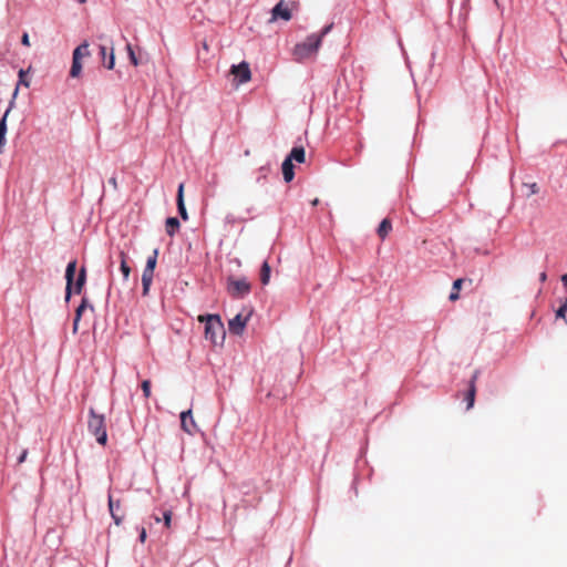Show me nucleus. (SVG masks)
<instances>
[{"label":"nucleus","instance_id":"1","mask_svg":"<svg viewBox=\"0 0 567 567\" xmlns=\"http://www.w3.org/2000/svg\"><path fill=\"white\" fill-rule=\"evenodd\" d=\"M330 28L331 25H328L320 33H312L307 37L303 42L296 44L292 51L295 60L302 62L313 58L321 45L322 38L328 33Z\"/></svg>","mask_w":567,"mask_h":567},{"label":"nucleus","instance_id":"2","mask_svg":"<svg viewBox=\"0 0 567 567\" xmlns=\"http://www.w3.org/2000/svg\"><path fill=\"white\" fill-rule=\"evenodd\" d=\"M198 321L205 322V338L217 344L218 340H224L225 329L223 321L218 315H200Z\"/></svg>","mask_w":567,"mask_h":567},{"label":"nucleus","instance_id":"3","mask_svg":"<svg viewBox=\"0 0 567 567\" xmlns=\"http://www.w3.org/2000/svg\"><path fill=\"white\" fill-rule=\"evenodd\" d=\"M89 414L87 427L90 433L95 436L97 443L105 445L107 442V434L104 415L95 413L94 409H90Z\"/></svg>","mask_w":567,"mask_h":567},{"label":"nucleus","instance_id":"4","mask_svg":"<svg viewBox=\"0 0 567 567\" xmlns=\"http://www.w3.org/2000/svg\"><path fill=\"white\" fill-rule=\"evenodd\" d=\"M158 249H154L153 254L147 258L146 266L142 275L143 296H147L153 281L154 270L157 264Z\"/></svg>","mask_w":567,"mask_h":567},{"label":"nucleus","instance_id":"5","mask_svg":"<svg viewBox=\"0 0 567 567\" xmlns=\"http://www.w3.org/2000/svg\"><path fill=\"white\" fill-rule=\"evenodd\" d=\"M251 286L246 278L229 277L227 280V291L234 298H241L250 292Z\"/></svg>","mask_w":567,"mask_h":567},{"label":"nucleus","instance_id":"6","mask_svg":"<svg viewBox=\"0 0 567 567\" xmlns=\"http://www.w3.org/2000/svg\"><path fill=\"white\" fill-rule=\"evenodd\" d=\"M251 312H248L246 316L243 313L236 315L233 319L228 321V330L230 333L240 336L243 334L246 324L250 318Z\"/></svg>","mask_w":567,"mask_h":567},{"label":"nucleus","instance_id":"7","mask_svg":"<svg viewBox=\"0 0 567 567\" xmlns=\"http://www.w3.org/2000/svg\"><path fill=\"white\" fill-rule=\"evenodd\" d=\"M230 73L238 79L239 84L247 83L251 79L249 64L245 61L237 65H231Z\"/></svg>","mask_w":567,"mask_h":567},{"label":"nucleus","instance_id":"8","mask_svg":"<svg viewBox=\"0 0 567 567\" xmlns=\"http://www.w3.org/2000/svg\"><path fill=\"white\" fill-rule=\"evenodd\" d=\"M181 427L183 431L190 435L197 432L198 427L194 420L192 409L181 413Z\"/></svg>","mask_w":567,"mask_h":567},{"label":"nucleus","instance_id":"9","mask_svg":"<svg viewBox=\"0 0 567 567\" xmlns=\"http://www.w3.org/2000/svg\"><path fill=\"white\" fill-rule=\"evenodd\" d=\"M277 19H282L285 21H289L291 19V11L284 0H280L271 10L270 21H276Z\"/></svg>","mask_w":567,"mask_h":567},{"label":"nucleus","instance_id":"10","mask_svg":"<svg viewBox=\"0 0 567 567\" xmlns=\"http://www.w3.org/2000/svg\"><path fill=\"white\" fill-rule=\"evenodd\" d=\"M86 48H89V45L86 43H83V44L79 45L78 48H75V50L73 51L72 65H71V70H70V75L72 78H78L81 74V71H82L81 50L86 49Z\"/></svg>","mask_w":567,"mask_h":567},{"label":"nucleus","instance_id":"11","mask_svg":"<svg viewBox=\"0 0 567 567\" xmlns=\"http://www.w3.org/2000/svg\"><path fill=\"white\" fill-rule=\"evenodd\" d=\"M109 509L114 523L118 526L124 519V513L122 511L121 501H114L112 495H109Z\"/></svg>","mask_w":567,"mask_h":567},{"label":"nucleus","instance_id":"12","mask_svg":"<svg viewBox=\"0 0 567 567\" xmlns=\"http://www.w3.org/2000/svg\"><path fill=\"white\" fill-rule=\"evenodd\" d=\"M76 271V260H72L68 264L65 269V279H66V287H65V300L69 301L72 292V285L74 280Z\"/></svg>","mask_w":567,"mask_h":567},{"label":"nucleus","instance_id":"13","mask_svg":"<svg viewBox=\"0 0 567 567\" xmlns=\"http://www.w3.org/2000/svg\"><path fill=\"white\" fill-rule=\"evenodd\" d=\"M177 208L181 217L184 220L188 219V214L184 204V184H179L178 190H177Z\"/></svg>","mask_w":567,"mask_h":567},{"label":"nucleus","instance_id":"14","mask_svg":"<svg viewBox=\"0 0 567 567\" xmlns=\"http://www.w3.org/2000/svg\"><path fill=\"white\" fill-rule=\"evenodd\" d=\"M392 230V223L389 218H384L378 229H377V234L378 236L380 237L381 240H384L386 238V236L390 234V231Z\"/></svg>","mask_w":567,"mask_h":567},{"label":"nucleus","instance_id":"15","mask_svg":"<svg viewBox=\"0 0 567 567\" xmlns=\"http://www.w3.org/2000/svg\"><path fill=\"white\" fill-rule=\"evenodd\" d=\"M282 175L284 179L289 183L295 177L293 165L291 158H286L282 163Z\"/></svg>","mask_w":567,"mask_h":567},{"label":"nucleus","instance_id":"16","mask_svg":"<svg viewBox=\"0 0 567 567\" xmlns=\"http://www.w3.org/2000/svg\"><path fill=\"white\" fill-rule=\"evenodd\" d=\"M465 281H468V284H472V280H471V279L466 280V279H463V278H458V279H456V280L453 282L452 292L450 293V297H449V299H450L451 301H453V302H454V301L458 300V298H460L458 292H460V290H461V288H462V285H463Z\"/></svg>","mask_w":567,"mask_h":567},{"label":"nucleus","instance_id":"17","mask_svg":"<svg viewBox=\"0 0 567 567\" xmlns=\"http://www.w3.org/2000/svg\"><path fill=\"white\" fill-rule=\"evenodd\" d=\"M181 224L176 217H168L165 223L166 233L169 237H173L179 229Z\"/></svg>","mask_w":567,"mask_h":567},{"label":"nucleus","instance_id":"18","mask_svg":"<svg viewBox=\"0 0 567 567\" xmlns=\"http://www.w3.org/2000/svg\"><path fill=\"white\" fill-rule=\"evenodd\" d=\"M10 113V109H8L0 121V153H2V148L6 144V134H7V117Z\"/></svg>","mask_w":567,"mask_h":567},{"label":"nucleus","instance_id":"19","mask_svg":"<svg viewBox=\"0 0 567 567\" xmlns=\"http://www.w3.org/2000/svg\"><path fill=\"white\" fill-rule=\"evenodd\" d=\"M287 158H291L292 161H296L298 163H303L306 159V152L303 147H293L290 152V155Z\"/></svg>","mask_w":567,"mask_h":567},{"label":"nucleus","instance_id":"20","mask_svg":"<svg viewBox=\"0 0 567 567\" xmlns=\"http://www.w3.org/2000/svg\"><path fill=\"white\" fill-rule=\"evenodd\" d=\"M475 395H476V385L468 384V390H467L466 395H465L466 409L467 410L473 408L474 402H475Z\"/></svg>","mask_w":567,"mask_h":567},{"label":"nucleus","instance_id":"21","mask_svg":"<svg viewBox=\"0 0 567 567\" xmlns=\"http://www.w3.org/2000/svg\"><path fill=\"white\" fill-rule=\"evenodd\" d=\"M120 257H121V271L123 274L124 279L127 280L130 277V274H131V267L126 262L127 256L124 251H121Z\"/></svg>","mask_w":567,"mask_h":567},{"label":"nucleus","instance_id":"22","mask_svg":"<svg viewBox=\"0 0 567 567\" xmlns=\"http://www.w3.org/2000/svg\"><path fill=\"white\" fill-rule=\"evenodd\" d=\"M270 280V266L268 261H265L260 269V281L262 285H267Z\"/></svg>","mask_w":567,"mask_h":567},{"label":"nucleus","instance_id":"23","mask_svg":"<svg viewBox=\"0 0 567 567\" xmlns=\"http://www.w3.org/2000/svg\"><path fill=\"white\" fill-rule=\"evenodd\" d=\"M27 73H28V71H25V70H23V69H21V70L19 71V83H18V85H17V87H16V90H14L13 97H16V96H17V94H18L19 85H24L25 87H29V86H30V82H29V80L27 79Z\"/></svg>","mask_w":567,"mask_h":567},{"label":"nucleus","instance_id":"24","mask_svg":"<svg viewBox=\"0 0 567 567\" xmlns=\"http://www.w3.org/2000/svg\"><path fill=\"white\" fill-rule=\"evenodd\" d=\"M85 279H86V274H85V268L83 267V268H81L78 279H76V282H75V293H81L82 288L85 284Z\"/></svg>","mask_w":567,"mask_h":567},{"label":"nucleus","instance_id":"25","mask_svg":"<svg viewBox=\"0 0 567 567\" xmlns=\"http://www.w3.org/2000/svg\"><path fill=\"white\" fill-rule=\"evenodd\" d=\"M84 312V309H83V306H79L75 310V317H74V321H73V332L75 333L79 329V322L81 320V317Z\"/></svg>","mask_w":567,"mask_h":567},{"label":"nucleus","instance_id":"26","mask_svg":"<svg viewBox=\"0 0 567 567\" xmlns=\"http://www.w3.org/2000/svg\"><path fill=\"white\" fill-rule=\"evenodd\" d=\"M126 51L128 53V58H130L131 63L134 66H137L140 64V62H138V59L135 55V52H134V50H133V48H132V45L130 43H127V45H126Z\"/></svg>","mask_w":567,"mask_h":567},{"label":"nucleus","instance_id":"27","mask_svg":"<svg viewBox=\"0 0 567 567\" xmlns=\"http://www.w3.org/2000/svg\"><path fill=\"white\" fill-rule=\"evenodd\" d=\"M103 64L109 70H112L114 68L115 55H114V49L113 48H111V52H110L109 56H106L105 63H103Z\"/></svg>","mask_w":567,"mask_h":567},{"label":"nucleus","instance_id":"28","mask_svg":"<svg viewBox=\"0 0 567 567\" xmlns=\"http://www.w3.org/2000/svg\"><path fill=\"white\" fill-rule=\"evenodd\" d=\"M141 388H142L144 396L146 399H148L151 396V381L144 380L141 384Z\"/></svg>","mask_w":567,"mask_h":567},{"label":"nucleus","instance_id":"29","mask_svg":"<svg viewBox=\"0 0 567 567\" xmlns=\"http://www.w3.org/2000/svg\"><path fill=\"white\" fill-rule=\"evenodd\" d=\"M172 516H173L172 511H166V512H164V514H163L164 526H165L166 528H171V526H172Z\"/></svg>","mask_w":567,"mask_h":567},{"label":"nucleus","instance_id":"30","mask_svg":"<svg viewBox=\"0 0 567 567\" xmlns=\"http://www.w3.org/2000/svg\"><path fill=\"white\" fill-rule=\"evenodd\" d=\"M524 186L528 189L527 196H532L538 193L539 188L536 183L524 184Z\"/></svg>","mask_w":567,"mask_h":567},{"label":"nucleus","instance_id":"31","mask_svg":"<svg viewBox=\"0 0 567 567\" xmlns=\"http://www.w3.org/2000/svg\"><path fill=\"white\" fill-rule=\"evenodd\" d=\"M567 312V300L559 307V309L556 311V316L558 318H565Z\"/></svg>","mask_w":567,"mask_h":567},{"label":"nucleus","instance_id":"32","mask_svg":"<svg viewBox=\"0 0 567 567\" xmlns=\"http://www.w3.org/2000/svg\"><path fill=\"white\" fill-rule=\"evenodd\" d=\"M268 172L269 169L267 167H260L259 177L257 178V182L260 183L262 179H266Z\"/></svg>","mask_w":567,"mask_h":567},{"label":"nucleus","instance_id":"33","mask_svg":"<svg viewBox=\"0 0 567 567\" xmlns=\"http://www.w3.org/2000/svg\"><path fill=\"white\" fill-rule=\"evenodd\" d=\"M21 43L24 45V47H30V39H29V34L27 32H24L21 37Z\"/></svg>","mask_w":567,"mask_h":567},{"label":"nucleus","instance_id":"34","mask_svg":"<svg viewBox=\"0 0 567 567\" xmlns=\"http://www.w3.org/2000/svg\"><path fill=\"white\" fill-rule=\"evenodd\" d=\"M106 50L107 48L105 45H100V55L102 58L103 63H105L106 60Z\"/></svg>","mask_w":567,"mask_h":567},{"label":"nucleus","instance_id":"35","mask_svg":"<svg viewBox=\"0 0 567 567\" xmlns=\"http://www.w3.org/2000/svg\"><path fill=\"white\" fill-rule=\"evenodd\" d=\"M27 456H28V450H23L21 452L20 456L18 457V464H22L27 460Z\"/></svg>","mask_w":567,"mask_h":567},{"label":"nucleus","instance_id":"36","mask_svg":"<svg viewBox=\"0 0 567 567\" xmlns=\"http://www.w3.org/2000/svg\"><path fill=\"white\" fill-rule=\"evenodd\" d=\"M80 306H83V309L85 310L87 307H90L92 310H93V306L89 303V300L87 298H82V301L80 303Z\"/></svg>","mask_w":567,"mask_h":567},{"label":"nucleus","instance_id":"37","mask_svg":"<svg viewBox=\"0 0 567 567\" xmlns=\"http://www.w3.org/2000/svg\"><path fill=\"white\" fill-rule=\"evenodd\" d=\"M145 540H146V529H145V527H142L141 532H140V542L144 543Z\"/></svg>","mask_w":567,"mask_h":567},{"label":"nucleus","instance_id":"38","mask_svg":"<svg viewBox=\"0 0 567 567\" xmlns=\"http://www.w3.org/2000/svg\"><path fill=\"white\" fill-rule=\"evenodd\" d=\"M478 375H480V371L478 370L474 371L472 379L470 381V384L476 385V380H477Z\"/></svg>","mask_w":567,"mask_h":567},{"label":"nucleus","instance_id":"39","mask_svg":"<svg viewBox=\"0 0 567 567\" xmlns=\"http://www.w3.org/2000/svg\"><path fill=\"white\" fill-rule=\"evenodd\" d=\"M109 183L113 186L114 189H117V181L116 177H111Z\"/></svg>","mask_w":567,"mask_h":567},{"label":"nucleus","instance_id":"40","mask_svg":"<svg viewBox=\"0 0 567 567\" xmlns=\"http://www.w3.org/2000/svg\"><path fill=\"white\" fill-rule=\"evenodd\" d=\"M546 279H547V275H546V272H542V274L539 275V280H540L542 282H545V281H546Z\"/></svg>","mask_w":567,"mask_h":567},{"label":"nucleus","instance_id":"41","mask_svg":"<svg viewBox=\"0 0 567 567\" xmlns=\"http://www.w3.org/2000/svg\"><path fill=\"white\" fill-rule=\"evenodd\" d=\"M86 55H89V50H87V48H86V49L81 50V59H82V58H84V56H86Z\"/></svg>","mask_w":567,"mask_h":567},{"label":"nucleus","instance_id":"42","mask_svg":"<svg viewBox=\"0 0 567 567\" xmlns=\"http://www.w3.org/2000/svg\"><path fill=\"white\" fill-rule=\"evenodd\" d=\"M561 281L565 286H567V272L561 276Z\"/></svg>","mask_w":567,"mask_h":567},{"label":"nucleus","instance_id":"43","mask_svg":"<svg viewBox=\"0 0 567 567\" xmlns=\"http://www.w3.org/2000/svg\"><path fill=\"white\" fill-rule=\"evenodd\" d=\"M152 518L154 519L155 523H159L161 522V518L158 515H152Z\"/></svg>","mask_w":567,"mask_h":567},{"label":"nucleus","instance_id":"44","mask_svg":"<svg viewBox=\"0 0 567 567\" xmlns=\"http://www.w3.org/2000/svg\"><path fill=\"white\" fill-rule=\"evenodd\" d=\"M79 3H85L86 0H76Z\"/></svg>","mask_w":567,"mask_h":567}]
</instances>
